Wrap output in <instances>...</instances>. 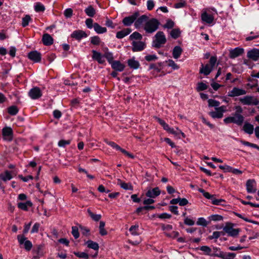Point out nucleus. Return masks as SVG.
Returning <instances> with one entry per match:
<instances>
[{"instance_id":"nucleus-1","label":"nucleus","mask_w":259,"mask_h":259,"mask_svg":"<svg viewBox=\"0 0 259 259\" xmlns=\"http://www.w3.org/2000/svg\"><path fill=\"white\" fill-rule=\"evenodd\" d=\"M235 112L231 116L226 117L223 121L225 124L234 123L237 125H241L244 120V117L242 115L243 109L240 106L235 107Z\"/></svg>"},{"instance_id":"nucleus-2","label":"nucleus","mask_w":259,"mask_h":259,"mask_svg":"<svg viewBox=\"0 0 259 259\" xmlns=\"http://www.w3.org/2000/svg\"><path fill=\"white\" fill-rule=\"evenodd\" d=\"M159 22L155 18L147 20L145 24L144 29L146 32L151 33L155 31L159 25Z\"/></svg>"},{"instance_id":"nucleus-3","label":"nucleus","mask_w":259,"mask_h":259,"mask_svg":"<svg viewBox=\"0 0 259 259\" xmlns=\"http://www.w3.org/2000/svg\"><path fill=\"white\" fill-rule=\"evenodd\" d=\"M156 119L164 130L179 137L180 135H181L183 137H185V134L178 128H177L176 130H174L173 128H171L164 120L161 119L156 118Z\"/></svg>"},{"instance_id":"nucleus-4","label":"nucleus","mask_w":259,"mask_h":259,"mask_svg":"<svg viewBox=\"0 0 259 259\" xmlns=\"http://www.w3.org/2000/svg\"><path fill=\"white\" fill-rule=\"evenodd\" d=\"M166 41L164 33L158 31L155 35V39L153 40V46L156 48H160L164 45Z\"/></svg>"},{"instance_id":"nucleus-5","label":"nucleus","mask_w":259,"mask_h":259,"mask_svg":"<svg viewBox=\"0 0 259 259\" xmlns=\"http://www.w3.org/2000/svg\"><path fill=\"white\" fill-rule=\"evenodd\" d=\"M227 111V107L223 105L219 108H215V111H210L209 115L213 118H221L223 117V113Z\"/></svg>"},{"instance_id":"nucleus-6","label":"nucleus","mask_w":259,"mask_h":259,"mask_svg":"<svg viewBox=\"0 0 259 259\" xmlns=\"http://www.w3.org/2000/svg\"><path fill=\"white\" fill-rule=\"evenodd\" d=\"M240 102L244 105H257L259 104V101L254 97L246 96L239 99Z\"/></svg>"},{"instance_id":"nucleus-7","label":"nucleus","mask_w":259,"mask_h":259,"mask_svg":"<svg viewBox=\"0 0 259 259\" xmlns=\"http://www.w3.org/2000/svg\"><path fill=\"white\" fill-rule=\"evenodd\" d=\"M223 230L229 236L232 237L237 236L240 232L239 229H234L231 223H227L224 227Z\"/></svg>"},{"instance_id":"nucleus-8","label":"nucleus","mask_w":259,"mask_h":259,"mask_svg":"<svg viewBox=\"0 0 259 259\" xmlns=\"http://www.w3.org/2000/svg\"><path fill=\"white\" fill-rule=\"evenodd\" d=\"M139 16L138 12H135L132 15L125 17L122 20V23L125 26H130L135 22Z\"/></svg>"},{"instance_id":"nucleus-9","label":"nucleus","mask_w":259,"mask_h":259,"mask_svg":"<svg viewBox=\"0 0 259 259\" xmlns=\"http://www.w3.org/2000/svg\"><path fill=\"white\" fill-rule=\"evenodd\" d=\"M246 190L248 193H254L256 191V184L253 179H250L247 181L246 184Z\"/></svg>"},{"instance_id":"nucleus-10","label":"nucleus","mask_w":259,"mask_h":259,"mask_svg":"<svg viewBox=\"0 0 259 259\" xmlns=\"http://www.w3.org/2000/svg\"><path fill=\"white\" fill-rule=\"evenodd\" d=\"M29 97L33 100L39 98L42 96V93L39 88L34 87L31 89L29 92Z\"/></svg>"},{"instance_id":"nucleus-11","label":"nucleus","mask_w":259,"mask_h":259,"mask_svg":"<svg viewBox=\"0 0 259 259\" xmlns=\"http://www.w3.org/2000/svg\"><path fill=\"white\" fill-rule=\"evenodd\" d=\"M244 90L238 88H233V89L228 92V96L231 97H237L241 95H244L246 94Z\"/></svg>"},{"instance_id":"nucleus-12","label":"nucleus","mask_w":259,"mask_h":259,"mask_svg":"<svg viewBox=\"0 0 259 259\" xmlns=\"http://www.w3.org/2000/svg\"><path fill=\"white\" fill-rule=\"evenodd\" d=\"M3 136L4 140L8 141L13 139V131L11 127H6L3 129Z\"/></svg>"},{"instance_id":"nucleus-13","label":"nucleus","mask_w":259,"mask_h":259,"mask_svg":"<svg viewBox=\"0 0 259 259\" xmlns=\"http://www.w3.org/2000/svg\"><path fill=\"white\" fill-rule=\"evenodd\" d=\"M132 50L134 52L141 51L145 48V44L141 41H133L132 42Z\"/></svg>"},{"instance_id":"nucleus-14","label":"nucleus","mask_w":259,"mask_h":259,"mask_svg":"<svg viewBox=\"0 0 259 259\" xmlns=\"http://www.w3.org/2000/svg\"><path fill=\"white\" fill-rule=\"evenodd\" d=\"M247 56L253 61H257L259 59V49H253L248 51Z\"/></svg>"},{"instance_id":"nucleus-15","label":"nucleus","mask_w":259,"mask_h":259,"mask_svg":"<svg viewBox=\"0 0 259 259\" xmlns=\"http://www.w3.org/2000/svg\"><path fill=\"white\" fill-rule=\"evenodd\" d=\"M13 178L12 172L9 171H5L4 173L0 175V187L4 191V188L2 186V181H7L10 180Z\"/></svg>"},{"instance_id":"nucleus-16","label":"nucleus","mask_w":259,"mask_h":259,"mask_svg":"<svg viewBox=\"0 0 259 259\" xmlns=\"http://www.w3.org/2000/svg\"><path fill=\"white\" fill-rule=\"evenodd\" d=\"M243 52L244 50L242 48H236L230 51L229 57L232 59L235 58L242 55Z\"/></svg>"},{"instance_id":"nucleus-17","label":"nucleus","mask_w":259,"mask_h":259,"mask_svg":"<svg viewBox=\"0 0 259 259\" xmlns=\"http://www.w3.org/2000/svg\"><path fill=\"white\" fill-rule=\"evenodd\" d=\"M201 17L202 21L207 24L212 23L214 20L213 16L212 15L208 14L206 11L203 12Z\"/></svg>"},{"instance_id":"nucleus-18","label":"nucleus","mask_w":259,"mask_h":259,"mask_svg":"<svg viewBox=\"0 0 259 259\" xmlns=\"http://www.w3.org/2000/svg\"><path fill=\"white\" fill-rule=\"evenodd\" d=\"M148 20V17L146 15H142L140 17L137 18V19L135 21V26L136 28H140L144 23L145 24L147 20Z\"/></svg>"},{"instance_id":"nucleus-19","label":"nucleus","mask_w":259,"mask_h":259,"mask_svg":"<svg viewBox=\"0 0 259 259\" xmlns=\"http://www.w3.org/2000/svg\"><path fill=\"white\" fill-rule=\"evenodd\" d=\"M160 194V191L158 187L154 188L152 189H149L146 194V195L149 198H154L156 197L159 195Z\"/></svg>"},{"instance_id":"nucleus-20","label":"nucleus","mask_w":259,"mask_h":259,"mask_svg":"<svg viewBox=\"0 0 259 259\" xmlns=\"http://www.w3.org/2000/svg\"><path fill=\"white\" fill-rule=\"evenodd\" d=\"M28 58L35 62H38L41 60V54L37 51H32L28 55Z\"/></svg>"},{"instance_id":"nucleus-21","label":"nucleus","mask_w":259,"mask_h":259,"mask_svg":"<svg viewBox=\"0 0 259 259\" xmlns=\"http://www.w3.org/2000/svg\"><path fill=\"white\" fill-rule=\"evenodd\" d=\"M93 58L98 61L100 64H103L105 62L104 56H102L101 54L95 50L92 51Z\"/></svg>"},{"instance_id":"nucleus-22","label":"nucleus","mask_w":259,"mask_h":259,"mask_svg":"<svg viewBox=\"0 0 259 259\" xmlns=\"http://www.w3.org/2000/svg\"><path fill=\"white\" fill-rule=\"evenodd\" d=\"M112 68L118 71H122L124 69V65L119 61H114L111 64Z\"/></svg>"},{"instance_id":"nucleus-23","label":"nucleus","mask_w":259,"mask_h":259,"mask_svg":"<svg viewBox=\"0 0 259 259\" xmlns=\"http://www.w3.org/2000/svg\"><path fill=\"white\" fill-rule=\"evenodd\" d=\"M71 36L73 38L80 40L83 37H85L87 36V34L82 30H76L72 32Z\"/></svg>"},{"instance_id":"nucleus-24","label":"nucleus","mask_w":259,"mask_h":259,"mask_svg":"<svg viewBox=\"0 0 259 259\" xmlns=\"http://www.w3.org/2000/svg\"><path fill=\"white\" fill-rule=\"evenodd\" d=\"M127 64L131 68L137 69L140 67V63L138 60H136L135 57L128 60Z\"/></svg>"},{"instance_id":"nucleus-25","label":"nucleus","mask_w":259,"mask_h":259,"mask_svg":"<svg viewBox=\"0 0 259 259\" xmlns=\"http://www.w3.org/2000/svg\"><path fill=\"white\" fill-rule=\"evenodd\" d=\"M42 41L46 46H49L53 43V38L49 34H44L42 36Z\"/></svg>"},{"instance_id":"nucleus-26","label":"nucleus","mask_w":259,"mask_h":259,"mask_svg":"<svg viewBox=\"0 0 259 259\" xmlns=\"http://www.w3.org/2000/svg\"><path fill=\"white\" fill-rule=\"evenodd\" d=\"M132 30L130 28H125L116 33V36L117 38L121 39L124 37L128 35Z\"/></svg>"},{"instance_id":"nucleus-27","label":"nucleus","mask_w":259,"mask_h":259,"mask_svg":"<svg viewBox=\"0 0 259 259\" xmlns=\"http://www.w3.org/2000/svg\"><path fill=\"white\" fill-rule=\"evenodd\" d=\"M212 68V67H211L210 65L208 64L206 65L205 66L202 64L201 68L200 69V73L207 75L211 72Z\"/></svg>"},{"instance_id":"nucleus-28","label":"nucleus","mask_w":259,"mask_h":259,"mask_svg":"<svg viewBox=\"0 0 259 259\" xmlns=\"http://www.w3.org/2000/svg\"><path fill=\"white\" fill-rule=\"evenodd\" d=\"M32 203L30 201H27L25 202H20L18 203V207L23 210H27L28 207H31Z\"/></svg>"},{"instance_id":"nucleus-29","label":"nucleus","mask_w":259,"mask_h":259,"mask_svg":"<svg viewBox=\"0 0 259 259\" xmlns=\"http://www.w3.org/2000/svg\"><path fill=\"white\" fill-rule=\"evenodd\" d=\"M182 49L179 46L175 47L172 51V56L174 59H178L182 53Z\"/></svg>"},{"instance_id":"nucleus-30","label":"nucleus","mask_w":259,"mask_h":259,"mask_svg":"<svg viewBox=\"0 0 259 259\" xmlns=\"http://www.w3.org/2000/svg\"><path fill=\"white\" fill-rule=\"evenodd\" d=\"M94 30L98 34H102L107 31L106 27L100 26L99 24L95 23L94 24Z\"/></svg>"},{"instance_id":"nucleus-31","label":"nucleus","mask_w":259,"mask_h":259,"mask_svg":"<svg viewBox=\"0 0 259 259\" xmlns=\"http://www.w3.org/2000/svg\"><path fill=\"white\" fill-rule=\"evenodd\" d=\"M253 130L254 127L253 125L249 123H245L243 125L244 131L248 134H252L253 133Z\"/></svg>"},{"instance_id":"nucleus-32","label":"nucleus","mask_w":259,"mask_h":259,"mask_svg":"<svg viewBox=\"0 0 259 259\" xmlns=\"http://www.w3.org/2000/svg\"><path fill=\"white\" fill-rule=\"evenodd\" d=\"M87 246L90 248L98 251L99 248V245L97 243L92 240H88L85 243Z\"/></svg>"},{"instance_id":"nucleus-33","label":"nucleus","mask_w":259,"mask_h":259,"mask_svg":"<svg viewBox=\"0 0 259 259\" xmlns=\"http://www.w3.org/2000/svg\"><path fill=\"white\" fill-rule=\"evenodd\" d=\"M212 249L211 256H217L221 257L223 251H222L220 248L213 247Z\"/></svg>"},{"instance_id":"nucleus-34","label":"nucleus","mask_w":259,"mask_h":259,"mask_svg":"<svg viewBox=\"0 0 259 259\" xmlns=\"http://www.w3.org/2000/svg\"><path fill=\"white\" fill-rule=\"evenodd\" d=\"M236 256V254L233 252H223L221 258L223 259H234Z\"/></svg>"},{"instance_id":"nucleus-35","label":"nucleus","mask_w":259,"mask_h":259,"mask_svg":"<svg viewBox=\"0 0 259 259\" xmlns=\"http://www.w3.org/2000/svg\"><path fill=\"white\" fill-rule=\"evenodd\" d=\"M84 12L89 17H93L96 13L95 9L92 6H88L85 10Z\"/></svg>"},{"instance_id":"nucleus-36","label":"nucleus","mask_w":259,"mask_h":259,"mask_svg":"<svg viewBox=\"0 0 259 259\" xmlns=\"http://www.w3.org/2000/svg\"><path fill=\"white\" fill-rule=\"evenodd\" d=\"M169 34L172 38L176 39L180 36L181 31L179 28H175L171 30Z\"/></svg>"},{"instance_id":"nucleus-37","label":"nucleus","mask_w":259,"mask_h":259,"mask_svg":"<svg viewBox=\"0 0 259 259\" xmlns=\"http://www.w3.org/2000/svg\"><path fill=\"white\" fill-rule=\"evenodd\" d=\"M87 212L90 217L95 221H98L101 218V214H94L91 210L89 209H88Z\"/></svg>"},{"instance_id":"nucleus-38","label":"nucleus","mask_w":259,"mask_h":259,"mask_svg":"<svg viewBox=\"0 0 259 259\" xmlns=\"http://www.w3.org/2000/svg\"><path fill=\"white\" fill-rule=\"evenodd\" d=\"M105 226V222L100 221L99 225V233L102 236L106 235L107 234V232L104 228Z\"/></svg>"},{"instance_id":"nucleus-39","label":"nucleus","mask_w":259,"mask_h":259,"mask_svg":"<svg viewBox=\"0 0 259 259\" xmlns=\"http://www.w3.org/2000/svg\"><path fill=\"white\" fill-rule=\"evenodd\" d=\"M129 231L131 233V234L133 235H139V225H134L131 227V228L129 229Z\"/></svg>"},{"instance_id":"nucleus-40","label":"nucleus","mask_w":259,"mask_h":259,"mask_svg":"<svg viewBox=\"0 0 259 259\" xmlns=\"http://www.w3.org/2000/svg\"><path fill=\"white\" fill-rule=\"evenodd\" d=\"M200 250L204 252V253L207 255L211 256L212 249L209 246H202L200 248Z\"/></svg>"},{"instance_id":"nucleus-41","label":"nucleus","mask_w":259,"mask_h":259,"mask_svg":"<svg viewBox=\"0 0 259 259\" xmlns=\"http://www.w3.org/2000/svg\"><path fill=\"white\" fill-rule=\"evenodd\" d=\"M208 219L210 221H220L223 220V217L219 214H212L208 217Z\"/></svg>"},{"instance_id":"nucleus-42","label":"nucleus","mask_w":259,"mask_h":259,"mask_svg":"<svg viewBox=\"0 0 259 259\" xmlns=\"http://www.w3.org/2000/svg\"><path fill=\"white\" fill-rule=\"evenodd\" d=\"M208 103L209 107H214L215 108L220 107L219 106L220 105V103L217 100L213 99H208Z\"/></svg>"},{"instance_id":"nucleus-43","label":"nucleus","mask_w":259,"mask_h":259,"mask_svg":"<svg viewBox=\"0 0 259 259\" xmlns=\"http://www.w3.org/2000/svg\"><path fill=\"white\" fill-rule=\"evenodd\" d=\"M167 65L169 67H171L174 70H177L179 68V65H178L172 60L169 59L166 61Z\"/></svg>"},{"instance_id":"nucleus-44","label":"nucleus","mask_w":259,"mask_h":259,"mask_svg":"<svg viewBox=\"0 0 259 259\" xmlns=\"http://www.w3.org/2000/svg\"><path fill=\"white\" fill-rule=\"evenodd\" d=\"M131 40H141L142 38V35L138 32H134L130 36Z\"/></svg>"},{"instance_id":"nucleus-45","label":"nucleus","mask_w":259,"mask_h":259,"mask_svg":"<svg viewBox=\"0 0 259 259\" xmlns=\"http://www.w3.org/2000/svg\"><path fill=\"white\" fill-rule=\"evenodd\" d=\"M31 20L29 15H26L22 18V25L23 27H26L29 24V22Z\"/></svg>"},{"instance_id":"nucleus-46","label":"nucleus","mask_w":259,"mask_h":259,"mask_svg":"<svg viewBox=\"0 0 259 259\" xmlns=\"http://www.w3.org/2000/svg\"><path fill=\"white\" fill-rule=\"evenodd\" d=\"M207 88H208V86L205 83H204L203 82H199L197 84V87L196 89H197V91L199 92V91L205 90Z\"/></svg>"},{"instance_id":"nucleus-47","label":"nucleus","mask_w":259,"mask_h":259,"mask_svg":"<svg viewBox=\"0 0 259 259\" xmlns=\"http://www.w3.org/2000/svg\"><path fill=\"white\" fill-rule=\"evenodd\" d=\"M175 23L171 20H167L163 27L167 29H171L174 27Z\"/></svg>"},{"instance_id":"nucleus-48","label":"nucleus","mask_w":259,"mask_h":259,"mask_svg":"<svg viewBox=\"0 0 259 259\" xmlns=\"http://www.w3.org/2000/svg\"><path fill=\"white\" fill-rule=\"evenodd\" d=\"M18 112V109L16 106H11L8 109V112L12 115H16Z\"/></svg>"},{"instance_id":"nucleus-49","label":"nucleus","mask_w":259,"mask_h":259,"mask_svg":"<svg viewBox=\"0 0 259 259\" xmlns=\"http://www.w3.org/2000/svg\"><path fill=\"white\" fill-rule=\"evenodd\" d=\"M34 9L36 12H43L45 9L44 6L39 3L36 4Z\"/></svg>"},{"instance_id":"nucleus-50","label":"nucleus","mask_w":259,"mask_h":259,"mask_svg":"<svg viewBox=\"0 0 259 259\" xmlns=\"http://www.w3.org/2000/svg\"><path fill=\"white\" fill-rule=\"evenodd\" d=\"M72 234L75 239H77L79 237V234L77 227L73 226L72 227Z\"/></svg>"},{"instance_id":"nucleus-51","label":"nucleus","mask_w":259,"mask_h":259,"mask_svg":"<svg viewBox=\"0 0 259 259\" xmlns=\"http://www.w3.org/2000/svg\"><path fill=\"white\" fill-rule=\"evenodd\" d=\"M104 57H105L107 59V60L110 64H111L114 61H113V57L112 54L111 53H110V52L106 53L105 54Z\"/></svg>"},{"instance_id":"nucleus-52","label":"nucleus","mask_w":259,"mask_h":259,"mask_svg":"<svg viewBox=\"0 0 259 259\" xmlns=\"http://www.w3.org/2000/svg\"><path fill=\"white\" fill-rule=\"evenodd\" d=\"M70 140H61L59 141L58 142V146L60 147H64L66 145H68L70 144Z\"/></svg>"},{"instance_id":"nucleus-53","label":"nucleus","mask_w":259,"mask_h":259,"mask_svg":"<svg viewBox=\"0 0 259 259\" xmlns=\"http://www.w3.org/2000/svg\"><path fill=\"white\" fill-rule=\"evenodd\" d=\"M197 224L198 225H201V226L205 227L208 225V223L204 218H199L198 219Z\"/></svg>"},{"instance_id":"nucleus-54","label":"nucleus","mask_w":259,"mask_h":259,"mask_svg":"<svg viewBox=\"0 0 259 259\" xmlns=\"http://www.w3.org/2000/svg\"><path fill=\"white\" fill-rule=\"evenodd\" d=\"M105 142L109 145H110V146H111L112 147H113V148H115L116 149V150H119V149H120V147L119 146H118V145H117L116 143H115L114 142H111V141H108V140H105Z\"/></svg>"},{"instance_id":"nucleus-55","label":"nucleus","mask_w":259,"mask_h":259,"mask_svg":"<svg viewBox=\"0 0 259 259\" xmlns=\"http://www.w3.org/2000/svg\"><path fill=\"white\" fill-rule=\"evenodd\" d=\"M145 59L147 61H152L156 60L157 59V57L156 55H148L145 57Z\"/></svg>"},{"instance_id":"nucleus-56","label":"nucleus","mask_w":259,"mask_h":259,"mask_svg":"<svg viewBox=\"0 0 259 259\" xmlns=\"http://www.w3.org/2000/svg\"><path fill=\"white\" fill-rule=\"evenodd\" d=\"M73 13V11L71 9L68 8L66 9L64 12V14L66 18H70Z\"/></svg>"},{"instance_id":"nucleus-57","label":"nucleus","mask_w":259,"mask_h":259,"mask_svg":"<svg viewBox=\"0 0 259 259\" xmlns=\"http://www.w3.org/2000/svg\"><path fill=\"white\" fill-rule=\"evenodd\" d=\"M24 245L25 249L28 251L30 250L32 247V244L31 242L30 241L27 240L25 241V242L24 243Z\"/></svg>"},{"instance_id":"nucleus-58","label":"nucleus","mask_w":259,"mask_h":259,"mask_svg":"<svg viewBox=\"0 0 259 259\" xmlns=\"http://www.w3.org/2000/svg\"><path fill=\"white\" fill-rule=\"evenodd\" d=\"M85 24L88 28H94L93 20L92 19L88 18L85 20Z\"/></svg>"},{"instance_id":"nucleus-59","label":"nucleus","mask_w":259,"mask_h":259,"mask_svg":"<svg viewBox=\"0 0 259 259\" xmlns=\"http://www.w3.org/2000/svg\"><path fill=\"white\" fill-rule=\"evenodd\" d=\"M120 187L125 190H132V186L131 184L126 183H121Z\"/></svg>"},{"instance_id":"nucleus-60","label":"nucleus","mask_w":259,"mask_h":259,"mask_svg":"<svg viewBox=\"0 0 259 259\" xmlns=\"http://www.w3.org/2000/svg\"><path fill=\"white\" fill-rule=\"evenodd\" d=\"M184 223L188 226H193L194 225L195 222L190 218H186L184 220Z\"/></svg>"},{"instance_id":"nucleus-61","label":"nucleus","mask_w":259,"mask_h":259,"mask_svg":"<svg viewBox=\"0 0 259 259\" xmlns=\"http://www.w3.org/2000/svg\"><path fill=\"white\" fill-rule=\"evenodd\" d=\"M154 5V2L153 0H148L147 2V7L148 10H152Z\"/></svg>"},{"instance_id":"nucleus-62","label":"nucleus","mask_w":259,"mask_h":259,"mask_svg":"<svg viewBox=\"0 0 259 259\" xmlns=\"http://www.w3.org/2000/svg\"><path fill=\"white\" fill-rule=\"evenodd\" d=\"M219 168L225 172H230L232 169V167L227 165H220Z\"/></svg>"},{"instance_id":"nucleus-63","label":"nucleus","mask_w":259,"mask_h":259,"mask_svg":"<svg viewBox=\"0 0 259 259\" xmlns=\"http://www.w3.org/2000/svg\"><path fill=\"white\" fill-rule=\"evenodd\" d=\"M100 42V39L98 36H94L91 38V42L94 45H99Z\"/></svg>"},{"instance_id":"nucleus-64","label":"nucleus","mask_w":259,"mask_h":259,"mask_svg":"<svg viewBox=\"0 0 259 259\" xmlns=\"http://www.w3.org/2000/svg\"><path fill=\"white\" fill-rule=\"evenodd\" d=\"M211 86L214 90L217 91L221 87H222V85L217 82H215L214 81V79H212V82L211 83Z\"/></svg>"}]
</instances>
